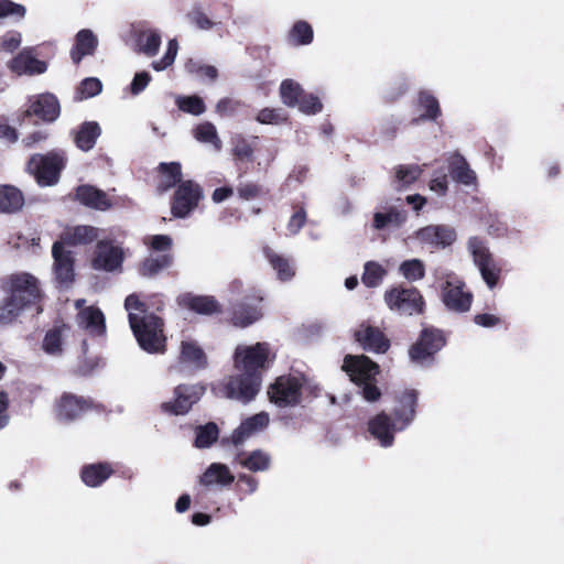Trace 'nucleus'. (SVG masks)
Instances as JSON below:
<instances>
[{
  "instance_id": "nucleus-1",
  "label": "nucleus",
  "mask_w": 564,
  "mask_h": 564,
  "mask_svg": "<svg viewBox=\"0 0 564 564\" xmlns=\"http://www.w3.org/2000/svg\"><path fill=\"white\" fill-rule=\"evenodd\" d=\"M270 361V347L267 343L240 345L235 351V367L240 372L226 384V394L241 402L252 400L259 392L262 370Z\"/></svg>"
},
{
  "instance_id": "nucleus-2",
  "label": "nucleus",
  "mask_w": 564,
  "mask_h": 564,
  "mask_svg": "<svg viewBox=\"0 0 564 564\" xmlns=\"http://www.w3.org/2000/svg\"><path fill=\"white\" fill-rule=\"evenodd\" d=\"M130 327L140 347L148 352H161L165 347L163 322L143 308L137 295L131 294L124 301Z\"/></svg>"
},
{
  "instance_id": "nucleus-3",
  "label": "nucleus",
  "mask_w": 564,
  "mask_h": 564,
  "mask_svg": "<svg viewBox=\"0 0 564 564\" xmlns=\"http://www.w3.org/2000/svg\"><path fill=\"white\" fill-rule=\"evenodd\" d=\"M416 401V391L405 390L397 399L393 422L386 413H380L369 421L368 430L381 446H391L394 433L405 430L412 423L415 416Z\"/></svg>"
},
{
  "instance_id": "nucleus-4",
  "label": "nucleus",
  "mask_w": 564,
  "mask_h": 564,
  "mask_svg": "<svg viewBox=\"0 0 564 564\" xmlns=\"http://www.w3.org/2000/svg\"><path fill=\"white\" fill-rule=\"evenodd\" d=\"M343 370L348 373L350 380L361 388L362 397L369 401H377L381 392L376 386V377L379 366L366 356H346Z\"/></svg>"
},
{
  "instance_id": "nucleus-5",
  "label": "nucleus",
  "mask_w": 564,
  "mask_h": 564,
  "mask_svg": "<svg viewBox=\"0 0 564 564\" xmlns=\"http://www.w3.org/2000/svg\"><path fill=\"white\" fill-rule=\"evenodd\" d=\"M304 381L300 373L280 376L268 390L270 401L280 408L299 404Z\"/></svg>"
},
{
  "instance_id": "nucleus-6",
  "label": "nucleus",
  "mask_w": 564,
  "mask_h": 564,
  "mask_svg": "<svg viewBox=\"0 0 564 564\" xmlns=\"http://www.w3.org/2000/svg\"><path fill=\"white\" fill-rule=\"evenodd\" d=\"M442 301L445 307L454 313H467L474 295L466 289L465 282L455 274H448L441 286Z\"/></svg>"
},
{
  "instance_id": "nucleus-7",
  "label": "nucleus",
  "mask_w": 564,
  "mask_h": 564,
  "mask_svg": "<svg viewBox=\"0 0 564 564\" xmlns=\"http://www.w3.org/2000/svg\"><path fill=\"white\" fill-rule=\"evenodd\" d=\"M467 247L475 265L479 269L481 278L489 289H494L498 282L500 269L495 263L486 242L477 237H471L468 240Z\"/></svg>"
},
{
  "instance_id": "nucleus-8",
  "label": "nucleus",
  "mask_w": 564,
  "mask_h": 564,
  "mask_svg": "<svg viewBox=\"0 0 564 564\" xmlns=\"http://www.w3.org/2000/svg\"><path fill=\"white\" fill-rule=\"evenodd\" d=\"M384 301L390 310L409 316L422 313L424 306L423 297L415 288L389 290Z\"/></svg>"
},
{
  "instance_id": "nucleus-9",
  "label": "nucleus",
  "mask_w": 564,
  "mask_h": 564,
  "mask_svg": "<svg viewBox=\"0 0 564 564\" xmlns=\"http://www.w3.org/2000/svg\"><path fill=\"white\" fill-rule=\"evenodd\" d=\"M203 198L202 187L193 181L181 182L174 193L171 213L176 218H186Z\"/></svg>"
},
{
  "instance_id": "nucleus-10",
  "label": "nucleus",
  "mask_w": 564,
  "mask_h": 564,
  "mask_svg": "<svg viewBox=\"0 0 564 564\" xmlns=\"http://www.w3.org/2000/svg\"><path fill=\"white\" fill-rule=\"evenodd\" d=\"M62 167L63 158L55 153L35 154L28 164V170L35 176L40 185L55 184Z\"/></svg>"
},
{
  "instance_id": "nucleus-11",
  "label": "nucleus",
  "mask_w": 564,
  "mask_h": 564,
  "mask_svg": "<svg viewBox=\"0 0 564 564\" xmlns=\"http://www.w3.org/2000/svg\"><path fill=\"white\" fill-rule=\"evenodd\" d=\"M9 291L15 302L24 307L34 303L40 296L37 279L26 272L15 273L9 276Z\"/></svg>"
},
{
  "instance_id": "nucleus-12",
  "label": "nucleus",
  "mask_w": 564,
  "mask_h": 564,
  "mask_svg": "<svg viewBox=\"0 0 564 564\" xmlns=\"http://www.w3.org/2000/svg\"><path fill=\"white\" fill-rule=\"evenodd\" d=\"M445 345V337L440 329L424 328L419 340L410 348L409 355L412 361L424 364Z\"/></svg>"
},
{
  "instance_id": "nucleus-13",
  "label": "nucleus",
  "mask_w": 564,
  "mask_h": 564,
  "mask_svg": "<svg viewBox=\"0 0 564 564\" xmlns=\"http://www.w3.org/2000/svg\"><path fill=\"white\" fill-rule=\"evenodd\" d=\"M205 388L199 384H180L174 390V399L162 404L165 412L175 415L187 413L204 394Z\"/></svg>"
},
{
  "instance_id": "nucleus-14",
  "label": "nucleus",
  "mask_w": 564,
  "mask_h": 564,
  "mask_svg": "<svg viewBox=\"0 0 564 564\" xmlns=\"http://www.w3.org/2000/svg\"><path fill=\"white\" fill-rule=\"evenodd\" d=\"M84 299L75 301L78 311L76 322L80 328L91 336H102L106 333V323L102 312L96 306H86Z\"/></svg>"
},
{
  "instance_id": "nucleus-15",
  "label": "nucleus",
  "mask_w": 564,
  "mask_h": 564,
  "mask_svg": "<svg viewBox=\"0 0 564 564\" xmlns=\"http://www.w3.org/2000/svg\"><path fill=\"white\" fill-rule=\"evenodd\" d=\"M54 259L55 280L61 284L68 286L75 278L74 258L70 251L63 247V242L55 241L52 248Z\"/></svg>"
},
{
  "instance_id": "nucleus-16",
  "label": "nucleus",
  "mask_w": 564,
  "mask_h": 564,
  "mask_svg": "<svg viewBox=\"0 0 564 564\" xmlns=\"http://www.w3.org/2000/svg\"><path fill=\"white\" fill-rule=\"evenodd\" d=\"M415 236L421 243L434 248H446L456 240L455 230L443 225L426 226L419 229Z\"/></svg>"
},
{
  "instance_id": "nucleus-17",
  "label": "nucleus",
  "mask_w": 564,
  "mask_h": 564,
  "mask_svg": "<svg viewBox=\"0 0 564 564\" xmlns=\"http://www.w3.org/2000/svg\"><path fill=\"white\" fill-rule=\"evenodd\" d=\"M123 260L122 250L110 242L99 241L93 267L96 270L115 271L121 267Z\"/></svg>"
},
{
  "instance_id": "nucleus-18",
  "label": "nucleus",
  "mask_w": 564,
  "mask_h": 564,
  "mask_svg": "<svg viewBox=\"0 0 564 564\" xmlns=\"http://www.w3.org/2000/svg\"><path fill=\"white\" fill-rule=\"evenodd\" d=\"M9 68L17 75H40L46 72L47 65L34 56L32 48H24L10 61Z\"/></svg>"
},
{
  "instance_id": "nucleus-19",
  "label": "nucleus",
  "mask_w": 564,
  "mask_h": 564,
  "mask_svg": "<svg viewBox=\"0 0 564 564\" xmlns=\"http://www.w3.org/2000/svg\"><path fill=\"white\" fill-rule=\"evenodd\" d=\"M178 362L191 370H200L207 366V357L197 341L183 338L180 345Z\"/></svg>"
},
{
  "instance_id": "nucleus-20",
  "label": "nucleus",
  "mask_w": 564,
  "mask_h": 564,
  "mask_svg": "<svg viewBox=\"0 0 564 564\" xmlns=\"http://www.w3.org/2000/svg\"><path fill=\"white\" fill-rule=\"evenodd\" d=\"M59 102L52 94H42L37 96L26 110L28 116H36L44 121L53 122L59 116Z\"/></svg>"
},
{
  "instance_id": "nucleus-21",
  "label": "nucleus",
  "mask_w": 564,
  "mask_h": 564,
  "mask_svg": "<svg viewBox=\"0 0 564 564\" xmlns=\"http://www.w3.org/2000/svg\"><path fill=\"white\" fill-rule=\"evenodd\" d=\"M355 336L364 349L372 352H386L390 347V343L383 333L370 325H361Z\"/></svg>"
},
{
  "instance_id": "nucleus-22",
  "label": "nucleus",
  "mask_w": 564,
  "mask_h": 564,
  "mask_svg": "<svg viewBox=\"0 0 564 564\" xmlns=\"http://www.w3.org/2000/svg\"><path fill=\"white\" fill-rule=\"evenodd\" d=\"M270 422L269 414L267 412L257 413L245 421L234 431L231 435L232 443L239 445L253 434L264 430Z\"/></svg>"
},
{
  "instance_id": "nucleus-23",
  "label": "nucleus",
  "mask_w": 564,
  "mask_h": 564,
  "mask_svg": "<svg viewBox=\"0 0 564 564\" xmlns=\"http://www.w3.org/2000/svg\"><path fill=\"white\" fill-rule=\"evenodd\" d=\"M76 198L85 206L97 210H107L112 204L106 193L90 185H82L76 191Z\"/></svg>"
},
{
  "instance_id": "nucleus-24",
  "label": "nucleus",
  "mask_w": 564,
  "mask_h": 564,
  "mask_svg": "<svg viewBox=\"0 0 564 564\" xmlns=\"http://www.w3.org/2000/svg\"><path fill=\"white\" fill-rule=\"evenodd\" d=\"M88 408L87 402L72 394H64L56 405V415L61 421L77 419Z\"/></svg>"
},
{
  "instance_id": "nucleus-25",
  "label": "nucleus",
  "mask_w": 564,
  "mask_h": 564,
  "mask_svg": "<svg viewBox=\"0 0 564 564\" xmlns=\"http://www.w3.org/2000/svg\"><path fill=\"white\" fill-rule=\"evenodd\" d=\"M98 45V40L90 30H80L75 37V44L70 51L72 61L75 64L88 55H93Z\"/></svg>"
},
{
  "instance_id": "nucleus-26",
  "label": "nucleus",
  "mask_w": 564,
  "mask_h": 564,
  "mask_svg": "<svg viewBox=\"0 0 564 564\" xmlns=\"http://www.w3.org/2000/svg\"><path fill=\"white\" fill-rule=\"evenodd\" d=\"M181 306L189 308L199 314H213L218 311V303L212 296H197L182 294L177 297Z\"/></svg>"
},
{
  "instance_id": "nucleus-27",
  "label": "nucleus",
  "mask_w": 564,
  "mask_h": 564,
  "mask_svg": "<svg viewBox=\"0 0 564 564\" xmlns=\"http://www.w3.org/2000/svg\"><path fill=\"white\" fill-rule=\"evenodd\" d=\"M101 133L99 124L95 121L84 122L74 135V142L83 151L91 150Z\"/></svg>"
},
{
  "instance_id": "nucleus-28",
  "label": "nucleus",
  "mask_w": 564,
  "mask_h": 564,
  "mask_svg": "<svg viewBox=\"0 0 564 564\" xmlns=\"http://www.w3.org/2000/svg\"><path fill=\"white\" fill-rule=\"evenodd\" d=\"M158 169L161 174V178L158 183L159 193H165L174 187L177 183H181L182 167L178 162H163L160 163Z\"/></svg>"
},
{
  "instance_id": "nucleus-29",
  "label": "nucleus",
  "mask_w": 564,
  "mask_h": 564,
  "mask_svg": "<svg viewBox=\"0 0 564 564\" xmlns=\"http://www.w3.org/2000/svg\"><path fill=\"white\" fill-rule=\"evenodd\" d=\"M232 481L234 475L230 473L229 468L219 463H213L200 477V484L204 486H227Z\"/></svg>"
},
{
  "instance_id": "nucleus-30",
  "label": "nucleus",
  "mask_w": 564,
  "mask_h": 564,
  "mask_svg": "<svg viewBox=\"0 0 564 564\" xmlns=\"http://www.w3.org/2000/svg\"><path fill=\"white\" fill-rule=\"evenodd\" d=\"M112 469L106 463L87 465L82 469V479L89 487H97L110 477Z\"/></svg>"
},
{
  "instance_id": "nucleus-31",
  "label": "nucleus",
  "mask_w": 564,
  "mask_h": 564,
  "mask_svg": "<svg viewBox=\"0 0 564 564\" xmlns=\"http://www.w3.org/2000/svg\"><path fill=\"white\" fill-rule=\"evenodd\" d=\"M68 328L65 325L50 329L43 339L42 349L50 356H61L63 352L64 337Z\"/></svg>"
},
{
  "instance_id": "nucleus-32",
  "label": "nucleus",
  "mask_w": 564,
  "mask_h": 564,
  "mask_svg": "<svg viewBox=\"0 0 564 564\" xmlns=\"http://www.w3.org/2000/svg\"><path fill=\"white\" fill-rule=\"evenodd\" d=\"M261 311L254 303H241L232 312V324L239 327H247L261 317Z\"/></svg>"
},
{
  "instance_id": "nucleus-33",
  "label": "nucleus",
  "mask_w": 564,
  "mask_h": 564,
  "mask_svg": "<svg viewBox=\"0 0 564 564\" xmlns=\"http://www.w3.org/2000/svg\"><path fill=\"white\" fill-rule=\"evenodd\" d=\"M264 254L276 272L279 280L290 281L295 275V268L288 258L278 254L270 248L264 249Z\"/></svg>"
},
{
  "instance_id": "nucleus-34",
  "label": "nucleus",
  "mask_w": 564,
  "mask_h": 564,
  "mask_svg": "<svg viewBox=\"0 0 564 564\" xmlns=\"http://www.w3.org/2000/svg\"><path fill=\"white\" fill-rule=\"evenodd\" d=\"M98 237V229L91 226H77L63 234L62 240L64 245L89 243Z\"/></svg>"
},
{
  "instance_id": "nucleus-35",
  "label": "nucleus",
  "mask_w": 564,
  "mask_h": 564,
  "mask_svg": "<svg viewBox=\"0 0 564 564\" xmlns=\"http://www.w3.org/2000/svg\"><path fill=\"white\" fill-rule=\"evenodd\" d=\"M24 204L22 193L9 185L0 186V212L14 213L19 210Z\"/></svg>"
},
{
  "instance_id": "nucleus-36",
  "label": "nucleus",
  "mask_w": 564,
  "mask_h": 564,
  "mask_svg": "<svg viewBox=\"0 0 564 564\" xmlns=\"http://www.w3.org/2000/svg\"><path fill=\"white\" fill-rule=\"evenodd\" d=\"M172 263L173 256L171 253L151 254L143 261L140 272L143 276H153L171 267Z\"/></svg>"
},
{
  "instance_id": "nucleus-37",
  "label": "nucleus",
  "mask_w": 564,
  "mask_h": 564,
  "mask_svg": "<svg viewBox=\"0 0 564 564\" xmlns=\"http://www.w3.org/2000/svg\"><path fill=\"white\" fill-rule=\"evenodd\" d=\"M161 45V35L155 30H147L139 34L137 40V46L139 52L143 53L148 57H152L158 54Z\"/></svg>"
},
{
  "instance_id": "nucleus-38",
  "label": "nucleus",
  "mask_w": 564,
  "mask_h": 564,
  "mask_svg": "<svg viewBox=\"0 0 564 564\" xmlns=\"http://www.w3.org/2000/svg\"><path fill=\"white\" fill-rule=\"evenodd\" d=\"M194 137L198 142L213 145L216 151H220L221 141L218 137L217 129L212 122L199 123L194 129Z\"/></svg>"
},
{
  "instance_id": "nucleus-39",
  "label": "nucleus",
  "mask_w": 564,
  "mask_h": 564,
  "mask_svg": "<svg viewBox=\"0 0 564 564\" xmlns=\"http://www.w3.org/2000/svg\"><path fill=\"white\" fill-rule=\"evenodd\" d=\"M239 463L251 471H264L270 466L271 457L269 454L257 449L251 452L249 455L241 457Z\"/></svg>"
},
{
  "instance_id": "nucleus-40",
  "label": "nucleus",
  "mask_w": 564,
  "mask_h": 564,
  "mask_svg": "<svg viewBox=\"0 0 564 564\" xmlns=\"http://www.w3.org/2000/svg\"><path fill=\"white\" fill-rule=\"evenodd\" d=\"M386 274L387 271L380 263L368 261L365 264V271L361 276V281L368 288H377L381 284Z\"/></svg>"
},
{
  "instance_id": "nucleus-41",
  "label": "nucleus",
  "mask_w": 564,
  "mask_h": 564,
  "mask_svg": "<svg viewBox=\"0 0 564 564\" xmlns=\"http://www.w3.org/2000/svg\"><path fill=\"white\" fill-rule=\"evenodd\" d=\"M280 96L282 102L288 107H294L297 105L301 96L302 88L300 84L292 79H285L281 83L280 86Z\"/></svg>"
},
{
  "instance_id": "nucleus-42",
  "label": "nucleus",
  "mask_w": 564,
  "mask_h": 564,
  "mask_svg": "<svg viewBox=\"0 0 564 564\" xmlns=\"http://www.w3.org/2000/svg\"><path fill=\"white\" fill-rule=\"evenodd\" d=\"M422 173L419 165H399L395 169V183L398 188H403L415 182Z\"/></svg>"
},
{
  "instance_id": "nucleus-43",
  "label": "nucleus",
  "mask_w": 564,
  "mask_h": 564,
  "mask_svg": "<svg viewBox=\"0 0 564 564\" xmlns=\"http://www.w3.org/2000/svg\"><path fill=\"white\" fill-rule=\"evenodd\" d=\"M406 219V214L400 210H390L387 214L376 213L373 217V227L378 230L387 226H401Z\"/></svg>"
},
{
  "instance_id": "nucleus-44",
  "label": "nucleus",
  "mask_w": 564,
  "mask_h": 564,
  "mask_svg": "<svg viewBox=\"0 0 564 564\" xmlns=\"http://www.w3.org/2000/svg\"><path fill=\"white\" fill-rule=\"evenodd\" d=\"M399 270L402 276L410 282L422 280L425 275L424 263L419 259L403 261Z\"/></svg>"
},
{
  "instance_id": "nucleus-45",
  "label": "nucleus",
  "mask_w": 564,
  "mask_h": 564,
  "mask_svg": "<svg viewBox=\"0 0 564 564\" xmlns=\"http://www.w3.org/2000/svg\"><path fill=\"white\" fill-rule=\"evenodd\" d=\"M419 104L424 112L421 119L435 120L440 115V106L437 99L429 91H421L419 96Z\"/></svg>"
},
{
  "instance_id": "nucleus-46",
  "label": "nucleus",
  "mask_w": 564,
  "mask_h": 564,
  "mask_svg": "<svg viewBox=\"0 0 564 564\" xmlns=\"http://www.w3.org/2000/svg\"><path fill=\"white\" fill-rule=\"evenodd\" d=\"M218 437V427L215 423H208L196 430L195 446L198 448L209 447Z\"/></svg>"
},
{
  "instance_id": "nucleus-47",
  "label": "nucleus",
  "mask_w": 564,
  "mask_h": 564,
  "mask_svg": "<svg viewBox=\"0 0 564 564\" xmlns=\"http://www.w3.org/2000/svg\"><path fill=\"white\" fill-rule=\"evenodd\" d=\"M453 178L464 185H473L476 183V174L468 166L467 162L460 158L454 163L452 170Z\"/></svg>"
},
{
  "instance_id": "nucleus-48",
  "label": "nucleus",
  "mask_w": 564,
  "mask_h": 564,
  "mask_svg": "<svg viewBox=\"0 0 564 564\" xmlns=\"http://www.w3.org/2000/svg\"><path fill=\"white\" fill-rule=\"evenodd\" d=\"M176 105L180 110L194 116H199L206 110L203 99L197 96H177Z\"/></svg>"
},
{
  "instance_id": "nucleus-49",
  "label": "nucleus",
  "mask_w": 564,
  "mask_h": 564,
  "mask_svg": "<svg viewBox=\"0 0 564 564\" xmlns=\"http://www.w3.org/2000/svg\"><path fill=\"white\" fill-rule=\"evenodd\" d=\"M290 39L297 45L310 44L313 40V29L307 22L299 21L293 25L290 32Z\"/></svg>"
},
{
  "instance_id": "nucleus-50",
  "label": "nucleus",
  "mask_w": 564,
  "mask_h": 564,
  "mask_svg": "<svg viewBox=\"0 0 564 564\" xmlns=\"http://www.w3.org/2000/svg\"><path fill=\"white\" fill-rule=\"evenodd\" d=\"M24 308L12 296H9L3 306L0 307V324L7 325L12 323Z\"/></svg>"
},
{
  "instance_id": "nucleus-51",
  "label": "nucleus",
  "mask_w": 564,
  "mask_h": 564,
  "mask_svg": "<svg viewBox=\"0 0 564 564\" xmlns=\"http://www.w3.org/2000/svg\"><path fill=\"white\" fill-rule=\"evenodd\" d=\"M178 43L175 39H172L167 43L166 52L161 59L152 62L151 66L154 70L161 72L171 66L177 55Z\"/></svg>"
},
{
  "instance_id": "nucleus-52",
  "label": "nucleus",
  "mask_w": 564,
  "mask_h": 564,
  "mask_svg": "<svg viewBox=\"0 0 564 564\" xmlns=\"http://www.w3.org/2000/svg\"><path fill=\"white\" fill-rule=\"evenodd\" d=\"M101 89H102V84L98 78H96V77L85 78L80 83V85L77 89L78 99L83 100V99L95 97L101 93Z\"/></svg>"
},
{
  "instance_id": "nucleus-53",
  "label": "nucleus",
  "mask_w": 564,
  "mask_h": 564,
  "mask_svg": "<svg viewBox=\"0 0 564 564\" xmlns=\"http://www.w3.org/2000/svg\"><path fill=\"white\" fill-rule=\"evenodd\" d=\"M256 120L262 124H280L286 120V115L282 109L264 108L258 112Z\"/></svg>"
},
{
  "instance_id": "nucleus-54",
  "label": "nucleus",
  "mask_w": 564,
  "mask_h": 564,
  "mask_svg": "<svg viewBox=\"0 0 564 564\" xmlns=\"http://www.w3.org/2000/svg\"><path fill=\"white\" fill-rule=\"evenodd\" d=\"M25 8L22 4L15 3L11 0H0V20L11 18V19H22L25 15Z\"/></svg>"
},
{
  "instance_id": "nucleus-55",
  "label": "nucleus",
  "mask_w": 564,
  "mask_h": 564,
  "mask_svg": "<svg viewBox=\"0 0 564 564\" xmlns=\"http://www.w3.org/2000/svg\"><path fill=\"white\" fill-rule=\"evenodd\" d=\"M300 110L306 115H315L323 108L322 102L316 96H301L297 102Z\"/></svg>"
},
{
  "instance_id": "nucleus-56",
  "label": "nucleus",
  "mask_w": 564,
  "mask_h": 564,
  "mask_svg": "<svg viewBox=\"0 0 564 564\" xmlns=\"http://www.w3.org/2000/svg\"><path fill=\"white\" fill-rule=\"evenodd\" d=\"M191 23L195 24L200 30H209L214 26V22L200 10V8H194L188 14Z\"/></svg>"
},
{
  "instance_id": "nucleus-57",
  "label": "nucleus",
  "mask_w": 564,
  "mask_h": 564,
  "mask_svg": "<svg viewBox=\"0 0 564 564\" xmlns=\"http://www.w3.org/2000/svg\"><path fill=\"white\" fill-rule=\"evenodd\" d=\"M145 243L155 251H167L172 247V238L167 235H154L145 240Z\"/></svg>"
},
{
  "instance_id": "nucleus-58",
  "label": "nucleus",
  "mask_w": 564,
  "mask_h": 564,
  "mask_svg": "<svg viewBox=\"0 0 564 564\" xmlns=\"http://www.w3.org/2000/svg\"><path fill=\"white\" fill-rule=\"evenodd\" d=\"M151 82V75L148 72L137 73L131 82L130 90L133 96L142 93Z\"/></svg>"
},
{
  "instance_id": "nucleus-59",
  "label": "nucleus",
  "mask_w": 564,
  "mask_h": 564,
  "mask_svg": "<svg viewBox=\"0 0 564 564\" xmlns=\"http://www.w3.org/2000/svg\"><path fill=\"white\" fill-rule=\"evenodd\" d=\"M253 150L251 145L242 138L239 137L235 140L234 143V154L239 160H250L252 156Z\"/></svg>"
},
{
  "instance_id": "nucleus-60",
  "label": "nucleus",
  "mask_w": 564,
  "mask_h": 564,
  "mask_svg": "<svg viewBox=\"0 0 564 564\" xmlns=\"http://www.w3.org/2000/svg\"><path fill=\"white\" fill-rule=\"evenodd\" d=\"M306 221V214L303 209H300L299 212L294 213L289 223H288V231L290 235H296L302 227L305 225Z\"/></svg>"
},
{
  "instance_id": "nucleus-61",
  "label": "nucleus",
  "mask_w": 564,
  "mask_h": 564,
  "mask_svg": "<svg viewBox=\"0 0 564 564\" xmlns=\"http://www.w3.org/2000/svg\"><path fill=\"white\" fill-rule=\"evenodd\" d=\"M0 138L10 143L18 140L17 130L7 122L6 118H0Z\"/></svg>"
},
{
  "instance_id": "nucleus-62",
  "label": "nucleus",
  "mask_w": 564,
  "mask_h": 564,
  "mask_svg": "<svg viewBox=\"0 0 564 564\" xmlns=\"http://www.w3.org/2000/svg\"><path fill=\"white\" fill-rule=\"evenodd\" d=\"M238 194L243 199H251L260 194V187L253 183L241 184L238 187Z\"/></svg>"
},
{
  "instance_id": "nucleus-63",
  "label": "nucleus",
  "mask_w": 564,
  "mask_h": 564,
  "mask_svg": "<svg viewBox=\"0 0 564 564\" xmlns=\"http://www.w3.org/2000/svg\"><path fill=\"white\" fill-rule=\"evenodd\" d=\"M21 44V34L20 33H12L8 34L3 37L1 42V47L8 52H13L17 50Z\"/></svg>"
},
{
  "instance_id": "nucleus-64",
  "label": "nucleus",
  "mask_w": 564,
  "mask_h": 564,
  "mask_svg": "<svg viewBox=\"0 0 564 564\" xmlns=\"http://www.w3.org/2000/svg\"><path fill=\"white\" fill-rule=\"evenodd\" d=\"M475 324L481 327H492L499 324V318L492 314H478L474 317Z\"/></svg>"
}]
</instances>
